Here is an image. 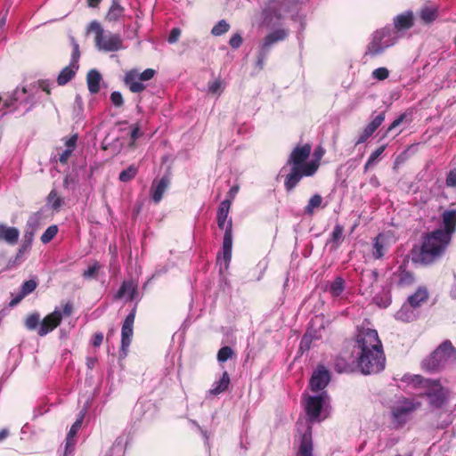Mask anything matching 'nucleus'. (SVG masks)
<instances>
[{"label":"nucleus","mask_w":456,"mask_h":456,"mask_svg":"<svg viewBox=\"0 0 456 456\" xmlns=\"http://www.w3.org/2000/svg\"><path fill=\"white\" fill-rule=\"evenodd\" d=\"M427 299L428 291L425 289H419L413 295L409 297L408 302L411 306L417 307Z\"/></svg>","instance_id":"27"},{"label":"nucleus","mask_w":456,"mask_h":456,"mask_svg":"<svg viewBox=\"0 0 456 456\" xmlns=\"http://www.w3.org/2000/svg\"><path fill=\"white\" fill-rule=\"evenodd\" d=\"M95 33V45L99 50L105 52H116L123 48V42L118 34H104L103 28L98 21H92L88 27V32Z\"/></svg>","instance_id":"5"},{"label":"nucleus","mask_w":456,"mask_h":456,"mask_svg":"<svg viewBox=\"0 0 456 456\" xmlns=\"http://www.w3.org/2000/svg\"><path fill=\"white\" fill-rule=\"evenodd\" d=\"M233 352L231 347L229 346H224L222 347L217 354V360L220 362H226L229 358L232 357Z\"/></svg>","instance_id":"39"},{"label":"nucleus","mask_w":456,"mask_h":456,"mask_svg":"<svg viewBox=\"0 0 456 456\" xmlns=\"http://www.w3.org/2000/svg\"><path fill=\"white\" fill-rule=\"evenodd\" d=\"M79 57V51H78V45L77 44H74V53H73V56H72V62L71 63H74L75 65H77V59Z\"/></svg>","instance_id":"58"},{"label":"nucleus","mask_w":456,"mask_h":456,"mask_svg":"<svg viewBox=\"0 0 456 456\" xmlns=\"http://www.w3.org/2000/svg\"><path fill=\"white\" fill-rule=\"evenodd\" d=\"M388 31L386 29L377 30L368 46V53L376 55L380 53L385 48L393 45L391 39L388 37Z\"/></svg>","instance_id":"12"},{"label":"nucleus","mask_w":456,"mask_h":456,"mask_svg":"<svg viewBox=\"0 0 456 456\" xmlns=\"http://www.w3.org/2000/svg\"><path fill=\"white\" fill-rule=\"evenodd\" d=\"M135 292V284L132 281H125L118 292V297H126L127 299L132 300L134 299Z\"/></svg>","instance_id":"24"},{"label":"nucleus","mask_w":456,"mask_h":456,"mask_svg":"<svg viewBox=\"0 0 456 456\" xmlns=\"http://www.w3.org/2000/svg\"><path fill=\"white\" fill-rule=\"evenodd\" d=\"M395 28L398 30L408 29L413 25V14L411 12L400 14L394 20Z\"/></svg>","instance_id":"20"},{"label":"nucleus","mask_w":456,"mask_h":456,"mask_svg":"<svg viewBox=\"0 0 456 456\" xmlns=\"http://www.w3.org/2000/svg\"><path fill=\"white\" fill-rule=\"evenodd\" d=\"M446 183L449 186H456V170H452L446 179Z\"/></svg>","instance_id":"51"},{"label":"nucleus","mask_w":456,"mask_h":456,"mask_svg":"<svg viewBox=\"0 0 456 456\" xmlns=\"http://www.w3.org/2000/svg\"><path fill=\"white\" fill-rule=\"evenodd\" d=\"M384 119L385 113L381 112L379 115H377L364 129L372 135L376 129L383 123Z\"/></svg>","instance_id":"32"},{"label":"nucleus","mask_w":456,"mask_h":456,"mask_svg":"<svg viewBox=\"0 0 456 456\" xmlns=\"http://www.w3.org/2000/svg\"><path fill=\"white\" fill-rule=\"evenodd\" d=\"M15 100H16L15 98H13V99H10V100H6V101L4 102V105L5 107H9V106H11V105L12 104V102H13Z\"/></svg>","instance_id":"64"},{"label":"nucleus","mask_w":456,"mask_h":456,"mask_svg":"<svg viewBox=\"0 0 456 456\" xmlns=\"http://www.w3.org/2000/svg\"><path fill=\"white\" fill-rule=\"evenodd\" d=\"M25 296H22V294L20 293L18 297H16L15 298H13L11 302H10V305L12 306L17 305Z\"/></svg>","instance_id":"60"},{"label":"nucleus","mask_w":456,"mask_h":456,"mask_svg":"<svg viewBox=\"0 0 456 456\" xmlns=\"http://www.w3.org/2000/svg\"><path fill=\"white\" fill-rule=\"evenodd\" d=\"M370 136H371V134L369 132H367L365 129H363V131L360 134V135L357 139L356 144L364 142Z\"/></svg>","instance_id":"54"},{"label":"nucleus","mask_w":456,"mask_h":456,"mask_svg":"<svg viewBox=\"0 0 456 456\" xmlns=\"http://www.w3.org/2000/svg\"><path fill=\"white\" fill-rule=\"evenodd\" d=\"M142 135V133L140 131V126L138 125H134L132 126V131H131V142L129 143V147L130 148H134V142L136 139H138L140 136Z\"/></svg>","instance_id":"43"},{"label":"nucleus","mask_w":456,"mask_h":456,"mask_svg":"<svg viewBox=\"0 0 456 456\" xmlns=\"http://www.w3.org/2000/svg\"><path fill=\"white\" fill-rule=\"evenodd\" d=\"M323 154H324V150L322 148H321V147L316 148L314 151V156L316 158L315 160H317L319 162V160L323 156Z\"/></svg>","instance_id":"59"},{"label":"nucleus","mask_w":456,"mask_h":456,"mask_svg":"<svg viewBox=\"0 0 456 456\" xmlns=\"http://www.w3.org/2000/svg\"><path fill=\"white\" fill-rule=\"evenodd\" d=\"M414 313L411 309V305H403L395 314V318L403 322H410L414 319Z\"/></svg>","instance_id":"30"},{"label":"nucleus","mask_w":456,"mask_h":456,"mask_svg":"<svg viewBox=\"0 0 456 456\" xmlns=\"http://www.w3.org/2000/svg\"><path fill=\"white\" fill-rule=\"evenodd\" d=\"M354 347L357 364L363 374H376L384 370L386 359L377 330L361 329Z\"/></svg>","instance_id":"1"},{"label":"nucleus","mask_w":456,"mask_h":456,"mask_svg":"<svg viewBox=\"0 0 456 456\" xmlns=\"http://www.w3.org/2000/svg\"><path fill=\"white\" fill-rule=\"evenodd\" d=\"M420 405L419 403H414L411 400H403L398 405L395 406L392 409V416L394 420L402 425L406 422L409 415L419 408Z\"/></svg>","instance_id":"11"},{"label":"nucleus","mask_w":456,"mask_h":456,"mask_svg":"<svg viewBox=\"0 0 456 456\" xmlns=\"http://www.w3.org/2000/svg\"><path fill=\"white\" fill-rule=\"evenodd\" d=\"M62 320L61 311L55 309L53 313L47 314L40 322L37 334L41 337L45 336L58 327Z\"/></svg>","instance_id":"13"},{"label":"nucleus","mask_w":456,"mask_h":456,"mask_svg":"<svg viewBox=\"0 0 456 456\" xmlns=\"http://www.w3.org/2000/svg\"><path fill=\"white\" fill-rule=\"evenodd\" d=\"M389 75V70L387 68H378L373 70L372 76L378 80H384Z\"/></svg>","instance_id":"42"},{"label":"nucleus","mask_w":456,"mask_h":456,"mask_svg":"<svg viewBox=\"0 0 456 456\" xmlns=\"http://www.w3.org/2000/svg\"><path fill=\"white\" fill-rule=\"evenodd\" d=\"M77 66L74 63H70L69 66L65 67L59 74L57 82L60 86H63L70 81L76 74Z\"/></svg>","instance_id":"23"},{"label":"nucleus","mask_w":456,"mask_h":456,"mask_svg":"<svg viewBox=\"0 0 456 456\" xmlns=\"http://www.w3.org/2000/svg\"><path fill=\"white\" fill-rule=\"evenodd\" d=\"M100 266L98 264H94L93 265L89 266L83 273V276L85 278H92L99 270Z\"/></svg>","instance_id":"47"},{"label":"nucleus","mask_w":456,"mask_h":456,"mask_svg":"<svg viewBox=\"0 0 456 456\" xmlns=\"http://www.w3.org/2000/svg\"><path fill=\"white\" fill-rule=\"evenodd\" d=\"M395 241L396 238L391 231L379 233L374 239L372 249L373 257L375 259L382 258Z\"/></svg>","instance_id":"10"},{"label":"nucleus","mask_w":456,"mask_h":456,"mask_svg":"<svg viewBox=\"0 0 456 456\" xmlns=\"http://www.w3.org/2000/svg\"><path fill=\"white\" fill-rule=\"evenodd\" d=\"M20 237V231L15 227H10L0 224V241H4L9 245H15Z\"/></svg>","instance_id":"18"},{"label":"nucleus","mask_w":456,"mask_h":456,"mask_svg":"<svg viewBox=\"0 0 456 456\" xmlns=\"http://www.w3.org/2000/svg\"><path fill=\"white\" fill-rule=\"evenodd\" d=\"M36 288L37 282L34 280H28L23 283L20 293L22 296H27L34 291Z\"/></svg>","instance_id":"41"},{"label":"nucleus","mask_w":456,"mask_h":456,"mask_svg":"<svg viewBox=\"0 0 456 456\" xmlns=\"http://www.w3.org/2000/svg\"><path fill=\"white\" fill-rule=\"evenodd\" d=\"M343 290L344 281L340 277H338L330 283V292L332 294V296L338 297L342 293Z\"/></svg>","instance_id":"34"},{"label":"nucleus","mask_w":456,"mask_h":456,"mask_svg":"<svg viewBox=\"0 0 456 456\" xmlns=\"http://www.w3.org/2000/svg\"><path fill=\"white\" fill-rule=\"evenodd\" d=\"M232 232L226 231L224 236L222 255L218 256L217 261L224 269L228 268L232 258Z\"/></svg>","instance_id":"16"},{"label":"nucleus","mask_w":456,"mask_h":456,"mask_svg":"<svg viewBox=\"0 0 456 456\" xmlns=\"http://www.w3.org/2000/svg\"><path fill=\"white\" fill-rule=\"evenodd\" d=\"M286 37V32L284 30H276L265 37L263 43V50L266 51L274 43L282 40Z\"/></svg>","instance_id":"25"},{"label":"nucleus","mask_w":456,"mask_h":456,"mask_svg":"<svg viewBox=\"0 0 456 456\" xmlns=\"http://www.w3.org/2000/svg\"><path fill=\"white\" fill-rule=\"evenodd\" d=\"M229 210L230 201H222L217 212V224L224 232H232V219L228 217Z\"/></svg>","instance_id":"17"},{"label":"nucleus","mask_w":456,"mask_h":456,"mask_svg":"<svg viewBox=\"0 0 456 456\" xmlns=\"http://www.w3.org/2000/svg\"><path fill=\"white\" fill-rule=\"evenodd\" d=\"M224 86L220 79H216L208 85V92L212 94H221Z\"/></svg>","instance_id":"38"},{"label":"nucleus","mask_w":456,"mask_h":456,"mask_svg":"<svg viewBox=\"0 0 456 456\" xmlns=\"http://www.w3.org/2000/svg\"><path fill=\"white\" fill-rule=\"evenodd\" d=\"M86 80L90 93L97 94L100 90L101 74L97 70L92 69L88 72Z\"/></svg>","instance_id":"21"},{"label":"nucleus","mask_w":456,"mask_h":456,"mask_svg":"<svg viewBox=\"0 0 456 456\" xmlns=\"http://www.w3.org/2000/svg\"><path fill=\"white\" fill-rule=\"evenodd\" d=\"M168 185V179L166 177L161 178L152 189L153 200H160L163 197L164 192L167 189Z\"/></svg>","instance_id":"28"},{"label":"nucleus","mask_w":456,"mask_h":456,"mask_svg":"<svg viewBox=\"0 0 456 456\" xmlns=\"http://www.w3.org/2000/svg\"><path fill=\"white\" fill-rule=\"evenodd\" d=\"M442 220L444 229L430 232L423 240L418 256V260L423 264L433 262L444 252L456 230V210H444L442 214Z\"/></svg>","instance_id":"2"},{"label":"nucleus","mask_w":456,"mask_h":456,"mask_svg":"<svg viewBox=\"0 0 456 456\" xmlns=\"http://www.w3.org/2000/svg\"><path fill=\"white\" fill-rule=\"evenodd\" d=\"M72 310H73V305L70 302H67L64 305H63V309H62V317L63 316H69L72 313Z\"/></svg>","instance_id":"53"},{"label":"nucleus","mask_w":456,"mask_h":456,"mask_svg":"<svg viewBox=\"0 0 456 456\" xmlns=\"http://www.w3.org/2000/svg\"><path fill=\"white\" fill-rule=\"evenodd\" d=\"M412 281H413V277L411 276V273L403 272L400 274V281H399L400 284L407 285V284L411 283Z\"/></svg>","instance_id":"50"},{"label":"nucleus","mask_w":456,"mask_h":456,"mask_svg":"<svg viewBox=\"0 0 456 456\" xmlns=\"http://www.w3.org/2000/svg\"><path fill=\"white\" fill-rule=\"evenodd\" d=\"M124 8L120 5L118 0H113L110 8L107 13L106 19L110 21L118 20L122 15Z\"/></svg>","instance_id":"26"},{"label":"nucleus","mask_w":456,"mask_h":456,"mask_svg":"<svg viewBox=\"0 0 456 456\" xmlns=\"http://www.w3.org/2000/svg\"><path fill=\"white\" fill-rule=\"evenodd\" d=\"M335 368L338 372H346L351 369L350 365L345 362L342 358H338L336 360Z\"/></svg>","instance_id":"44"},{"label":"nucleus","mask_w":456,"mask_h":456,"mask_svg":"<svg viewBox=\"0 0 456 456\" xmlns=\"http://www.w3.org/2000/svg\"><path fill=\"white\" fill-rule=\"evenodd\" d=\"M230 384V377L227 371H224L219 380L215 381L212 388L209 390L211 395H219L228 388Z\"/></svg>","instance_id":"22"},{"label":"nucleus","mask_w":456,"mask_h":456,"mask_svg":"<svg viewBox=\"0 0 456 456\" xmlns=\"http://www.w3.org/2000/svg\"><path fill=\"white\" fill-rule=\"evenodd\" d=\"M241 43H242V37H240V34L233 35L229 41L231 47H232L234 49L239 48L240 46Z\"/></svg>","instance_id":"49"},{"label":"nucleus","mask_w":456,"mask_h":456,"mask_svg":"<svg viewBox=\"0 0 456 456\" xmlns=\"http://www.w3.org/2000/svg\"><path fill=\"white\" fill-rule=\"evenodd\" d=\"M25 238H26V240H28V246H29V245L31 244V242H32V240H33V232H29V233H28V232H27V233L25 234Z\"/></svg>","instance_id":"63"},{"label":"nucleus","mask_w":456,"mask_h":456,"mask_svg":"<svg viewBox=\"0 0 456 456\" xmlns=\"http://www.w3.org/2000/svg\"><path fill=\"white\" fill-rule=\"evenodd\" d=\"M137 171V167L134 165H131L119 174V180L125 183L128 182L136 175Z\"/></svg>","instance_id":"33"},{"label":"nucleus","mask_w":456,"mask_h":456,"mask_svg":"<svg viewBox=\"0 0 456 456\" xmlns=\"http://www.w3.org/2000/svg\"><path fill=\"white\" fill-rule=\"evenodd\" d=\"M77 140V136L76 134L72 135L70 138H69L66 141L67 149H72L73 150L75 145H76Z\"/></svg>","instance_id":"56"},{"label":"nucleus","mask_w":456,"mask_h":456,"mask_svg":"<svg viewBox=\"0 0 456 456\" xmlns=\"http://www.w3.org/2000/svg\"><path fill=\"white\" fill-rule=\"evenodd\" d=\"M329 396L326 392L317 395H307L305 397V410L311 422L320 421L327 418V406Z\"/></svg>","instance_id":"6"},{"label":"nucleus","mask_w":456,"mask_h":456,"mask_svg":"<svg viewBox=\"0 0 456 456\" xmlns=\"http://www.w3.org/2000/svg\"><path fill=\"white\" fill-rule=\"evenodd\" d=\"M180 36H181V29L178 28H175L171 30L167 40L170 44H174L178 41Z\"/></svg>","instance_id":"48"},{"label":"nucleus","mask_w":456,"mask_h":456,"mask_svg":"<svg viewBox=\"0 0 456 456\" xmlns=\"http://www.w3.org/2000/svg\"><path fill=\"white\" fill-rule=\"evenodd\" d=\"M330 382V373L323 367L319 366L313 373L310 379V387L314 392L323 390Z\"/></svg>","instance_id":"15"},{"label":"nucleus","mask_w":456,"mask_h":456,"mask_svg":"<svg viewBox=\"0 0 456 456\" xmlns=\"http://www.w3.org/2000/svg\"><path fill=\"white\" fill-rule=\"evenodd\" d=\"M102 340H103L102 333H96V334H94V336L93 338V345L94 346H99L102 343Z\"/></svg>","instance_id":"55"},{"label":"nucleus","mask_w":456,"mask_h":456,"mask_svg":"<svg viewBox=\"0 0 456 456\" xmlns=\"http://www.w3.org/2000/svg\"><path fill=\"white\" fill-rule=\"evenodd\" d=\"M403 118H404V115H401L398 118L394 120V122L388 127L387 131L389 132V131L393 130L394 128H395L396 126H398L402 123Z\"/></svg>","instance_id":"57"},{"label":"nucleus","mask_w":456,"mask_h":456,"mask_svg":"<svg viewBox=\"0 0 456 456\" xmlns=\"http://www.w3.org/2000/svg\"><path fill=\"white\" fill-rule=\"evenodd\" d=\"M343 227L340 224H336L331 233L330 243H332L333 247L338 248L343 241Z\"/></svg>","instance_id":"31"},{"label":"nucleus","mask_w":456,"mask_h":456,"mask_svg":"<svg viewBox=\"0 0 456 456\" xmlns=\"http://www.w3.org/2000/svg\"><path fill=\"white\" fill-rule=\"evenodd\" d=\"M452 346L450 342L443 343L434 353L422 362V368L434 371L442 367L450 357Z\"/></svg>","instance_id":"8"},{"label":"nucleus","mask_w":456,"mask_h":456,"mask_svg":"<svg viewBox=\"0 0 456 456\" xmlns=\"http://www.w3.org/2000/svg\"><path fill=\"white\" fill-rule=\"evenodd\" d=\"M297 430L300 433L298 437V447L296 456H314L312 428L308 423H297Z\"/></svg>","instance_id":"9"},{"label":"nucleus","mask_w":456,"mask_h":456,"mask_svg":"<svg viewBox=\"0 0 456 456\" xmlns=\"http://www.w3.org/2000/svg\"><path fill=\"white\" fill-rule=\"evenodd\" d=\"M322 201H309V204L305 208V211L312 215L314 214L315 209H320L325 207V205H322Z\"/></svg>","instance_id":"45"},{"label":"nucleus","mask_w":456,"mask_h":456,"mask_svg":"<svg viewBox=\"0 0 456 456\" xmlns=\"http://www.w3.org/2000/svg\"><path fill=\"white\" fill-rule=\"evenodd\" d=\"M134 319L135 312L133 311L126 316L122 326L121 350L124 352L125 354H126V351L131 344Z\"/></svg>","instance_id":"14"},{"label":"nucleus","mask_w":456,"mask_h":456,"mask_svg":"<svg viewBox=\"0 0 456 456\" xmlns=\"http://www.w3.org/2000/svg\"><path fill=\"white\" fill-rule=\"evenodd\" d=\"M72 151V149H66L63 151V152L60 155L59 161L62 164H65L70 157Z\"/></svg>","instance_id":"52"},{"label":"nucleus","mask_w":456,"mask_h":456,"mask_svg":"<svg viewBox=\"0 0 456 456\" xmlns=\"http://www.w3.org/2000/svg\"><path fill=\"white\" fill-rule=\"evenodd\" d=\"M311 151V145L306 143L297 146L290 153L287 161V165L291 167L285 180L287 190H292L303 176L312 175L318 169L320 163L317 160L307 161Z\"/></svg>","instance_id":"3"},{"label":"nucleus","mask_w":456,"mask_h":456,"mask_svg":"<svg viewBox=\"0 0 456 456\" xmlns=\"http://www.w3.org/2000/svg\"><path fill=\"white\" fill-rule=\"evenodd\" d=\"M155 73L156 71L153 69H147L142 72L131 69L126 73L124 83L131 92L141 93L146 88L143 82L151 80Z\"/></svg>","instance_id":"7"},{"label":"nucleus","mask_w":456,"mask_h":456,"mask_svg":"<svg viewBox=\"0 0 456 456\" xmlns=\"http://www.w3.org/2000/svg\"><path fill=\"white\" fill-rule=\"evenodd\" d=\"M412 383L425 389L423 394L428 398L429 403L433 407L439 408L443 406L450 396L449 391L437 381L423 379L420 376H414Z\"/></svg>","instance_id":"4"},{"label":"nucleus","mask_w":456,"mask_h":456,"mask_svg":"<svg viewBox=\"0 0 456 456\" xmlns=\"http://www.w3.org/2000/svg\"><path fill=\"white\" fill-rule=\"evenodd\" d=\"M420 17L426 23L434 21L437 17V7L436 5L423 7L420 11Z\"/></svg>","instance_id":"29"},{"label":"nucleus","mask_w":456,"mask_h":456,"mask_svg":"<svg viewBox=\"0 0 456 456\" xmlns=\"http://www.w3.org/2000/svg\"><path fill=\"white\" fill-rule=\"evenodd\" d=\"M40 322V314L35 313L27 317L25 321V325L28 330H36L37 328L38 329Z\"/></svg>","instance_id":"35"},{"label":"nucleus","mask_w":456,"mask_h":456,"mask_svg":"<svg viewBox=\"0 0 456 456\" xmlns=\"http://www.w3.org/2000/svg\"><path fill=\"white\" fill-rule=\"evenodd\" d=\"M83 418L84 415H82L78 419H77L74 422L67 435L64 456H68L73 451V446L75 444L74 437L77 435L79 428H81Z\"/></svg>","instance_id":"19"},{"label":"nucleus","mask_w":456,"mask_h":456,"mask_svg":"<svg viewBox=\"0 0 456 456\" xmlns=\"http://www.w3.org/2000/svg\"><path fill=\"white\" fill-rule=\"evenodd\" d=\"M58 227L57 225L49 226L45 232L41 236V241L45 244L50 242L57 234Z\"/></svg>","instance_id":"36"},{"label":"nucleus","mask_w":456,"mask_h":456,"mask_svg":"<svg viewBox=\"0 0 456 456\" xmlns=\"http://www.w3.org/2000/svg\"><path fill=\"white\" fill-rule=\"evenodd\" d=\"M112 103L117 107H121L124 103L122 94L119 92H113L110 94Z\"/></svg>","instance_id":"46"},{"label":"nucleus","mask_w":456,"mask_h":456,"mask_svg":"<svg viewBox=\"0 0 456 456\" xmlns=\"http://www.w3.org/2000/svg\"><path fill=\"white\" fill-rule=\"evenodd\" d=\"M102 0H88V5L90 7H96Z\"/></svg>","instance_id":"62"},{"label":"nucleus","mask_w":456,"mask_h":456,"mask_svg":"<svg viewBox=\"0 0 456 456\" xmlns=\"http://www.w3.org/2000/svg\"><path fill=\"white\" fill-rule=\"evenodd\" d=\"M229 24L225 20H220L211 30L214 36H221L229 30Z\"/></svg>","instance_id":"37"},{"label":"nucleus","mask_w":456,"mask_h":456,"mask_svg":"<svg viewBox=\"0 0 456 456\" xmlns=\"http://www.w3.org/2000/svg\"><path fill=\"white\" fill-rule=\"evenodd\" d=\"M9 435V432L7 429H3L0 431V442L5 439Z\"/></svg>","instance_id":"61"},{"label":"nucleus","mask_w":456,"mask_h":456,"mask_svg":"<svg viewBox=\"0 0 456 456\" xmlns=\"http://www.w3.org/2000/svg\"><path fill=\"white\" fill-rule=\"evenodd\" d=\"M384 150H385V146H380L374 152L371 153V155L370 156L369 159L367 160V162L364 166L365 170L368 169L370 166H372L374 164L376 159L383 153Z\"/></svg>","instance_id":"40"}]
</instances>
